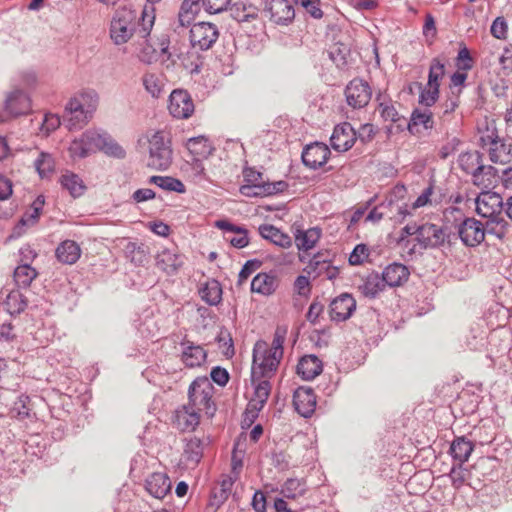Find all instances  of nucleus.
<instances>
[{
    "label": "nucleus",
    "instance_id": "obj_1",
    "mask_svg": "<svg viewBox=\"0 0 512 512\" xmlns=\"http://www.w3.org/2000/svg\"><path fill=\"white\" fill-rule=\"evenodd\" d=\"M155 15L152 6H145L138 17L131 5L119 6L110 22V38L116 45H122L135 38L139 44H148L154 26Z\"/></svg>",
    "mask_w": 512,
    "mask_h": 512
},
{
    "label": "nucleus",
    "instance_id": "obj_2",
    "mask_svg": "<svg viewBox=\"0 0 512 512\" xmlns=\"http://www.w3.org/2000/svg\"><path fill=\"white\" fill-rule=\"evenodd\" d=\"M173 160V150L168 133L162 130L155 131L148 137L147 166L158 170H167Z\"/></svg>",
    "mask_w": 512,
    "mask_h": 512
},
{
    "label": "nucleus",
    "instance_id": "obj_3",
    "mask_svg": "<svg viewBox=\"0 0 512 512\" xmlns=\"http://www.w3.org/2000/svg\"><path fill=\"white\" fill-rule=\"evenodd\" d=\"M214 387L207 377H197L189 386L188 406L198 412H204L212 417L216 412V405L212 400Z\"/></svg>",
    "mask_w": 512,
    "mask_h": 512
},
{
    "label": "nucleus",
    "instance_id": "obj_4",
    "mask_svg": "<svg viewBox=\"0 0 512 512\" xmlns=\"http://www.w3.org/2000/svg\"><path fill=\"white\" fill-rule=\"evenodd\" d=\"M282 357L268 351L265 342H257L253 349L252 382L268 378L277 370Z\"/></svg>",
    "mask_w": 512,
    "mask_h": 512
},
{
    "label": "nucleus",
    "instance_id": "obj_5",
    "mask_svg": "<svg viewBox=\"0 0 512 512\" xmlns=\"http://www.w3.org/2000/svg\"><path fill=\"white\" fill-rule=\"evenodd\" d=\"M88 102L89 96L80 94L67 103L63 118L69 130L80 129L88 122L94 109Z\"/></svg>",
    "mask_w": 512,
    "mask_h": 512
},
{
    "label": "nucleus",
    "instance_id": "obj_6",
    "mask_svg": "<svg viewBox=\"0 0 512 512\" xmlns=\"http://www.w3.org/2000/svg\"><path fill=\"white\" fill-rule=\"evenodd\" d=\"M219 37L217 26L210 22H198L190 29V42L202 51L210 49Z\"/></svg>",
    "mask_w": 512,
    "mask_h": 512
},
{
    "label": "nucleus",
    "instance_id": "obj_7",
    "mask_svg": "<svg viewBox=\"0 0 512 512\" xmlns=\"http://www.w3.org/2000/svg\"><path fill=\"white\" fill-rule=\"evenodd\" d=\"M31 111L30 97L22 90L15 89L10 92L5 100L4 112L0 115V121L5 122L10 117L26 115Z\"/></svg>",
    "mask_w": 512,
    "mask_h": 512
},
{
    "label": "nucleus",
    "instance_id": "obj_8",
    "mask_svg": "<svg viewBox=\"0 0 512 512\" xmlns=\"http://www.w3.org/2000/svg\"><path fill=\"white\" fill-rule=\"evenodd\" d=\"M347 104L353 109H362L368 105L372 97V90L369 84L359 78L351 80L345 90Z\"/></svg>",
    "mask_w": 512,
    "mask_h": 512
},
{
    "label": "nucleus",
    "instance_id": "obj_9",
    "mask_svg": "<svg viewBox=\"0 0 512 512\" xmlns=\"http://www.w3.org/2000/svg\"><path fill=\"white\" fill-rule=\"evenodd\" d=\"M483 148H487L490 160L494 163L505 164L510 161L512 143L500 139L494 131L480 138Z\"/></svg>",
    "mask_w": 512,
    "mask_h": 512
},
{
    "label": "nucleus",
    "instance_id": "obj_10",
    "mask_svg": "<svg viewBox=\"0 0 512 512\" xmlns=\"http://www.w3.org/2000/svg\"><path fill=\"white\" fill-rule=\"evenodd\" d=\"M168 110L177 119H188L195 110L194 102L186 90H173L169 97Z\"/></svg>",
    "mask_w": 512,
    "mask_h": 512
},
{
    "label": "nucleus",
    "instance_id": "obj_11",
    "mask_svg": "<svg viewBox=\"0 0 512 512\" xmlns=\"http://www.w3.org/2000/svg\"><path fill=\"white\" fill-rule=\"evenodd\" d=\"M504 202L500 194L491 191H482L476 198V211L484 217L502 216Z\"/></svg>",
    "mask_w": 512,
    "mask_h": 512
},
{
    "label": "nucleus",
    "instance_id": "obj_12",
    "mask_svg": "<svg viewBox=\"0 0 512 512\" xmlns=\"http://www.w3.org/2000/svg\"><path fill=\"white\" fill-rule=\"evenodd\" d=\"M458 234L464 245L478 246L485 239L484 224L475 218H466L459 225Z\"/></svg>",
    "mask_w": 512,
    "mask_h": 512
},
{
    "label": "nucleus",
    "instance_id": "obj_13",
    "mask_svg": "<svg viewBox=\"0 0 512 512\" xmlns=\"http://www.w3.org/2000/svg\"><path fill=\"white\" fill-rule=\"evenodd\" d=\"M447 238L448 234L442 227L425 223L419 225V237L416 240L423 248H437L442 246Z\"/></svg>",
    "mask_w": 512,
    "mask_h": 512
},
{
    "label": "nucleus",
    "instance_id": "obj_14",
    "mask_svg": "<svg viewBox=\"0 0 512 512\" xmlns=\"http://www.w3.org/2000/svg\"><path fill=\"white\" fill-rule=\"evenodd\" d=\"M329 155L330 150L326 144L314 142L303 149L301 158L306 167L315 170L326 164Z\"/></svg>",
    "mask_w": 512,
    "mask_h": 512
},
{
    "label": "nucleus",
    "instance_id": "obj_15",
    "mask_svg": "<svg viewBox=\"0 0 512 512\" xmlns=\"http://www.w3.org/2000/svg\"><path fill=\"white\" fill-rule=\"evenodd\" d=\"M355 309L356 301L353 296L348 293H343L330 303V318L335 322L346 321L352 316Z\"/></svg>",
    "mask_w": 512,
    "mask_h": 512
},
{
    "label": "nucleus",
    "instance_id": "obj_16",
    "mask_svg": "<svg viewBox=\"0 0 512 512\" xmlns=\"http://www.w3.org/2000/svg\"><path fill=\"white\" fill-rule=\"evenodd\" d=\"M100 140V133L87 130L83 132L78 138H75L70 146L69 152L72 157L84 158L96 149L97 141Z\"/></svg>",
    "mask_w": 512,
    "mask_h": 512
},
{
    "label": "nucleus",
    "instance_id": "obj_17",
    "mask_svg": "<svg viewBox=\"0 0 512 512\" xmlns=\"http://www.w3.org/2000/svg\"><path fill=\"white\" fill-rule=\"evenodd\" d=\"M356 140V133L352 125L348 122L336 125L330 138L331 146L334 150L345 152L349 150Z\"/></svg>",
    "mask_w": 512,
    "mask_h": 512
},
{
    "label": "nucleus",
    "instance_id": "obj_18",
    "mask_svg": "<svg viewBox=\"0 0 512 512\" xmlns=\"http://www.w3.org/2000/svg\"><path fill=\"white\" fill-rule=\"evenodd\" d=\"M265 9L276 24H288L295 17L294 7L288 0H266Z\"/></svg>",
    "mask_w": 512,
    "mask_h": 512
},
{
    "label": "nucleus",
    "instance_id": "obj_19",
    "mask_svg": "<svg viewBox=\"0 0 512 512\" xmlns=\"http://www.w3.org/2000/svg\"><path fill=\"white\" fill-rule=\"evenodd\" d=\"M293 405L301 416L310 417L316 407V396L313 389L308 387L297 388L293 394Z\"/></svg>",
    "mask_w": 512,
    "mask_h": 512
},
{
    "label": "nucleus",
    "instance_id": "obj_20",
    "mask_svg": "<svg viewBox=\"0 0 512 512\" xmlns=\"http://www.w3.org/2000/svg\"><path fill=\"white\" fill-rule=\"evenodd\" d=\"M215 226L225 233H233V236H225V240L229 242L233 247L241 249L249 244V238L247 236V229L243 226L235 225L227 220H218L215 222Z\"/></svg>",
    "mask_w": 512,
    "mask_h": 512
},
{
    "label": "nucleus",
    "instance_id": "obj_21",
    "mask_svg": "<svg viewBox=\"0 0 512 512\" xmlns=\"http://www.w3.org/2000/svg\"><path fill=\"white\" fill-rule=\"evenodd\" d=\"M182 265L183 256L174 248H164L156 255V266L168 275L175 274Z\"/></svg>",
    "mask_w": 512,
    "mask_h": 512
},
{
    "label": "nucleus",
    "instance_id": "obj_22",
    "mask_svg": "<svg viewBox=\"0 0 512 512\" xmlns=\"http://www.w3.org/2000/svg\"><path fill=\"white\" fill-rule=\"evenodd\" d=\"M171 488V481L165 473H152L145 481L146 491L156 499H163Z\"/></svg>",
    "mask_w": 512,
    "mask_h": 512
},
{
    "label": "nucleus",
    "instance_id": "obj_23",
    "mask_svg": "<svg viewBox=\"0 0 512 512\" xmlns=\"http://www.w3.org/2000/svg\"><path fill=\"white\" fill-rule=\"evenodd\" d=\"M381 276L386 286L399 287L408 281L410 271L404 264L394 262L384 268Z\"/></svg>",
    "mask_w": 512,
    "mask_h": 512
},
{
    "label": "nucleus",
    "instance_id": "obj_24",
    "mask_svg": "<svg viewBox=\"0 0 512 512\" xmlns=\"http://www.w3.org/2000/svg\"><path fill=\"white\" fill-rule=\"evenodd\" d=\"M323 370V363L322 361L313 354L310 355H304L300 358L296 371L297 374L303 379V380H313L318 375L321 374Z\"/></svg>",
    "mask_w": 512,
    "mask_h": 512
},
{
    "label": "nucleus",
    "instance_id": "obj_25",
    "mask_svg": "<svg viewBox=\"0 0 512 512\" xmlns=\"http://www.w3.org/2000/svg\"><path fill=\"white\" fill-rule=\"evenodd\" d=\"M181 345L183 346L181 360L186 367H199L205 362L207 353L202 346L188 340L183 341Z\"/></svg>",
    "mask_w": 512,
    "mask_h": 512
},
{
    "label": "nucleus",
    "instance_id": "obj_26",
    "mask_svg": "<svg viewBox=\"0 0 512 512\" xmlns=\"http://www.w3.org/2000/svg\"><path fill=\"white\" fill-rule=\"evenodd\" d=\"M279 286V279L275 273H258L251 282V291L264 296L272 295Z\"/></svg>",
    "mask_w": 512,
    "mask_h": 512
},
{
    "label": "nucleus",
    "instance_id": "obj_27",
    "mask_svg": "<svg viewBox=\"0 0 512 512\" xmlns=\"http://www.w3.org/2000/svg\"><path fill=\"white\" fill-rule=\"evenodd\" d=\"M406 192L404 186H396L393 189V192L390 196L386 197V199L381 202L378 206L374 207L367 215L366 221L378 222L383 217L389 216V212H392L393 206L395 204V197H403Z\"/></svg>",
    "mask_w": 512,
    "mask_h": 512
},
{
    "label": "nucleus",
    "instance_id": "obj_28",
    "mask_svg": "<svg viewBox=\"0 0 512 512\" xmlns=\"http://www.w3.org/2000/svg\"><path fill=\"white\" fill-rule=\"evenodd\" d=\"M499 181L498 170L491 165H482L478 167V171L474 173L472 183L480 187L483 191L494 188Z\"/></svg>",
    "mask_w": 512,
    "mask_h": 512
},
{
    "label": "nucleus",
    "instance_id": "obj_29",
    "mask_svg": "<svg viewBox=\"0 0 512 512\" xmlns=\"http://www.w3.org/2000/svg\"><path fill=\"white\" fill-rule=\"evenodd\" d=\"M200 421V412L191 408L188 405H184L181 409L176 411L175 424L182 430H194Z\"/></svg>",
    "mask_w": 512,
    "mask_h": 512
},
{
    "label": "nucleus",
    "instance_id": "obj_30",
    "mask_svg": "<svg viewBox=\"0 0 512 512\" xmlns=\"http://www.w3.org/2000/svg\"><path fill=\"white\" fill-rule=\"evenodd\" d=\"M434 125L433 114L428 107L424 109H415L410 117V120H406V127L412 134L419 132L418 127L423 126L424 129H432Z\"/></svg>",
    "mask_w": 512,
    "mask_h": 512
},
{
    "label": "nucleus",
    "instance_id": "obj_31",
    "mask_svg": "<svg viewBox=\"0 0 512 512\" xmlns=\"http://www.w3.org/2000/svg\"><path fill=\"white\" fill-rule=\"evenodd\" d=\"M55 255L59 262L72 265L80 258L81 249L75 241L65 240L58 245Z\"/></svg>",
    "mask_w": 512,
    "mask_h": 512
},
{
    "label": "nucleus",
    "instance_id": "obj_32",
    "mask_svg": "<svg viewBox=\"0 0 512 512\" xmlns=\"http://www.w3.org/2000/svg\"><path fill=\"white\" fill-rule=\"evenodd\" d=\"M386 287L381 274L372 272L364 279L363 283L359 286V290L365 297L374 299L383 292Z\"/></svg>",
    "mask_w": 512,
    "mask_h": 512
},
{
    "label": "nucleus",
    "instance_id": "obj_33",
    "mask_svg": "<svg viewBox=\"0 0 512 512\" xmlns=\"http://www.w3.org/2000/svg\"><path fill=\"white\" fill-rule=\"evenodd\" d=\"M259 233L264 239L270 240L272 243L282 248H288L292 244L291 237L273 225H260Z\"/></svg>",
    "mask_w": 512,
    "mask_h": 512
},
{
    "label": "nucleus",
    "instance_id": "obj_34",
    "mask_svg": "<svg viewBox=\"0 0 512 512\" xmlns=\"http://www.w3.org/2000/svg\"><path fill=\"white\" fill-rule=\"evenodd\" d=\"M473 450L474 444L463 436L455 438L450 446V454L459 464L468 461Z\"/></svg>",
    "mask_w": 512,
    "mask_h": 512
},
{
    "label": "nucleus",
    "instance_id": "obj_35",
    "mask_svg": "<svg viewBox=\"0 0 512 512\" xmlns=\"http://www.w3.org/2000/svg\"><path fill=\"white\" fill-rule=\"evenodd\" d=\"M255 382L258 383L255 385L254 396L251 399L249 406L256 410H261L269 398L271 384L267 379L263 378L256 380Z\"/></svg>",
    "mask_w": 512,
    "mask_h": 512
},
{
    "label": "nucleus",
    "instance_id": "obj_36",
    "mask_svg": "<svg viewBox=\"0 0 512 512\" xmlns=\"http://www.w3.org/2000/svg\"><path fill=\"white\" fill-rule=\"evenodd\" d=\"M321 237L319 228H310L306 231L298 230L295 234V243L299 250L312 249Z\"/></svg>",
    "mask_w": 512,
    "mask_h": 512
},
{
    "label": "nucleus",
    "instance_id": "obj_37",
    "mask_svg": "<svg viewBox=\"0 0 512 512\" xmlns=\"http://www.w3.org/2000/svg\"><path fill=\"white\" fill-rule=\"evenodd\" d=\"M14 281L20 288H28L38 276L35 268L28 263H20L14 270Z\"/></svg>",
    "mask_w": 512,
    "mask_h": 512
},
{
    "label": "nucleus",
    "instance_id": "obj_38",
    "mask_svg": "<svg viewBox=\"0 0 512 512\" xmlns=\"http://www.w3.org/2000/svg\"><path fill=\"white\" fill-rule=\"evenodd\" d=\"M460 168L474 178V173L478 171V167L482 164V155L478 151L461 153L458 159Z\"/></svg>",
    "mask_w": 512,
    "mask_h": 512
},
{
    "label": "nucleus",
    "instance_id": "obj_39",
    "mask_svg": "<svg viewBox=\"0 0 512 512\" xmlns=\"http://www.w3.org/2000/svg\"><path fill=\"white\" fill-rule=\"evenodd\" d=\"M142 83L146 91L154 98L160 97L164 89V77L161 73H145Z\"/></svg>",
    "mask_w": 512,
    "mask_h": 512
},
{
    "label": "nucleus",
    "instance_id": "obj_40",
    "mask_svg": "<svg viewBox=\"0 0 512 512\" xmlns=\"http://www.w3.org/2000/svg\"><path fill=\"white\" fill-rule=\"evenodd\" d=\"M60 183L62 187L68 190L73 197L81 196L86 189L82 179L72 172H66L63 174L60 178Z\"/></svg>",
    "mask_w": 512,
    "mask_h": 512
},
{
    "label": "nucleus",
    "instance_id": "obj_41",
    "mask_svg": "<svg viewBox=\"0 0 512 512\" xmlns=\"http://www.w3.org/2000/svg\"><path fill=\"white\" fill-rule=\"evenodd\" d=\"M149 183L154 184L166 191H173L177 193H184L186 191L185 185L177 178L171 176H151Z\"/></svg>",
    "mask_w": 512,
    "mask_h": 512
},
{
    "label": "nucleus",
    "instance_id": "obj_42",
    "mask_svg": "<svg viewBox=\"0 0 512 512\" xmlns=\"http://www.w3.org/2000/svg\"><path fill=\"white\" fill-rule=\"evenodd\" d=\"M96 149L103 151L108 156L122 159L125 157V150L112 138L106 134H100V140L97 141Z\"/></svg>",
    "mask_w": 512,
    "mask_h": 512
},
{
    "label": "nucleus",
    "instance_id": "obj_43",
    "mask_svg": "<svg viewBox=\"0 0 512 512\" xmlns=\"http://www.w3.org/2000/svg\"><path fill=\"white\" fill-rule=\"evenodd\" d=\"M329 57L339 69H344L349 64L350 48L343 43H335L329 50Z\"/></svg>",
    "mask_w": 512,
    "mask_h": 512
},
{
    "label": "nucleus",
    "instance_id": "obj_44",
    "mask_svg": "<svg viewBox=\"0 0 512 512\" xmlns=\"http://www.w3.org/2000/svg\"><path fill=\"white\" fill-rule=\"evenodd\" d=\"M202 300L209 305H217L221 301L222 289L216 280L209 281L200 290Z\"/></svg>",
    "mask_w": 512,
    "mask_h": 512
},
{
    "label": "nucleus",
    "instance_id": "obj_45",
    "mask_svg": "<svg viewBox=\"0 0 512 512\" xmlns=\"http://www.w3.org/2000/svg\"><path fill=\"white\" fill-rule=\"evenodd\" d=\"M331 265L330 259L325 253L315 254L309 261L305 268L308 274H314V277H319L324 274V271Z\"/></svg>",
    "mask_w": 512,
    "mask_h": 512
},
{
    "label": "nucleus",
    "instance_id": "obj_46",
    "mask_svg": "<svg viewBox=\"0 0 512 512\" xmlns=\"http://www.w3.org/2000/svg\"><path fill=\"white\" fill-rule=\"evenodd\" d=\"M199 11L200 8H197V6H194L190 2L184 0L178 13V26L175 27V30L179 27L185 28L190 26Z\"/></svg>",
    "mask_w": 512,
    "mask_h": 512
},
{
    "label": "nucleus",
    "instance_id": "obj_47",
    "mask_svg": "<svg viewBox=\"0 0 512 512\" xmlns=\"http://www.w3.org/2000/svg\"><path fill=\"white\" fill-rule=\"evenodd\" d=\"M186 146L190 153L197 156L209 155L212 150L209 140L204 136L189 138Z\"/></svg>",
    "mask_w": 512,
    "mask_h": 512
},
{
    "label": "nucleus",
    "instance_id": "obj_48",
    "mask_svg": "<svg viewBox=\"0 0 512 512\" xmlns=\"http://www.w3.org/2000/svg\"><path fill=\"white\" fill-rule=\"evenodd\" d=\"M6 306L10 314H20L28 306V300L19 291H11L7 296Z\"/></svg>",
    "mask_w": 512,
    "mask_h": 512
},
{
    "label": "nucleus",
    "instance_id": "obj_49",
    "mask_svg": "<svg viewBox=\"0 0 512 512\" xmlns=\"http://www.w3.org/2000/svg\"><path fill=\"white\" fill-rule=\"evenodd\" d=\"M379 111L385 121L396 123L398 128L402 129L406 125L407 119L398 113L393 104L381 102L379 104Z\"/></svg>",
    "mask_w": 512,
    "mask_h": 512
},
{
    "label": "nucleus",
    "instance_id": "obj_50",
    "mask_svg": "<svg viewBox=\"0 0 512 512\" xmlns=\"http://www.w3.org/2000/svg\"><path fill=\"white\" fill-rule=\"evenodd\" d=\"M184 455L187 461L198 463L203 455L202 441L197 437L190 438L186 443Z\"/></svg>",
    "mask_w": 512,
    "mask_h": 512
},
{
    "label": "nucleus",
    "instance_id": "obj_51",
    "mask_svg": "<svg viewBox=\"0 0 512 512\" xmlns=\"http://www.w3.org/2000/svg\"><path fill=\"white\" fill-rule=\"evenodd\" d=\"M488 219L489 220L487 221L486 225L484 226L485 234L486 233L493 234L497 238L502 239L507 232V227H508L507 221L502 216L488 217Z\"/></svg>",
    "mask_w": 512,
    "mask_h": 512
},
{
    "label": "nucleus",
    "instance_id": "obj_52",
    "mask_svg": "<svg viewBox=\"0 0 512 512\" xmlns=\"http://www.w3.org/2000/svg\"><path fill=\"white\" fill-rule=\"evenodd\" d=\"M305 485L299 479H288L281 490V494L283 497L288 499H295L298 496H301L305 493Z\"/></svg>",
    "mask_w": 512,
    "mask_h": 512
},
{
    "label": "nucleus",
    "instance_id": "obj_53",
    "mask_svg": "<svg viewBox=\"0 0 512 512\" xmlns=\"http://www.w3.org/2000/svg\"><path fill=\"white\" fill-rule=\"evenodd\" d=\"M34 165L41 178L49 177L54 171V160L50 154L45 152L39 154Z\"/></svg>",
    "mask_w": 512,
    "mask_h": 512
},
{
    "label": "nucleus",
    "instance_id": "obj_54",
    "mask_svg": "<svg viewBox=\"0 0 512 512\" xmlns=\"http://www.w3.org/2000/svg\"><path fill=\"white\" fill-rule=\"evenodd\" d=\"M444 72H445L444 63H442L439 59L434 58L430 64L427 85L428 86H436L437 88H439V86H440L439 81L444 76Z\"/></svg>",
    "mask_w": 512,
    "mask_h": 512
},
{
    "label": "nucleus",
    "instance_id": "obj_55",
    "mask_svg": "<svg viewBox=\"0 0 512 512\" xmlns=\"http://www.w3.org/2000/svg\"><path fill=\"white\" fill-rule=\"evenodd\" d=\"M287 334V328L278 326L275 330L271 347H268V351L275 353L278 357L283 356V344L285 342Z\"/></svg>",
    "mask_w": 512,
    "mask_h": 512
},
{
    "label": "nucleus",
    "instance_id": "obj_56",
    "mask_svg": "<svg viewBox=\"0 0 512 512\" xmlns=\"http://www.w3.org/2000/svg\"><path fill=\"white\" fill-rule=\"evenodd\" d=\"M369 257V248L365 244H357L349 255V264L358 266L363 264Z\"/></svg>",
    "mask_w": 512,
    "mask_h": 512
},
{
    "label": "nucleus",
    "instance_id": "obj_57",
    "mask_svg": "<svg viewBox=\"0 0 512 512\" xmlns=\"http://www.w3.org/2000/svg\"><path fill=\"white\" fill-rule=\"evenodd\" d=\"M32 213L25 214L19 221V223L13 229L12 237H20L24 232V227L31 224H35L41 214L40 211L32 209Z\"/></svg>",
    "mask_w": 512,
    "mask_h": 512
},
{
    "label": "nucleus",
    "instance_id": "obj_58",
    "mask_svg": "<svg viewBox=\"0 0 512 512\" xmlns=\"http://www.w3.org/2000/svg\"><path fill=\"white\" fill-rule=\"evenodd\" d=\"M438 97H439V88H437L436 86H428L426 84V86L420 93L419 102H420V104L425 105L426 107L429 108L435 104Z\"/></svg>",
    "mask_w": 512,
    "mask_h": 512
},
{
    "label": "nucleus",
    "instance_id": "obj_59",
    "mask_svg": "<svg viewBox=\"0 0 512 512\" xmlns=\"http://www.w3.org/2000/svg\"><path fill=\"white\" fill-rule=\"evenodd\" d=\"M126 253L128 257H130L131 261L136 265H142L146 260L144 248L137 246L135 243H128L126 246Z\"/></svg>",
    "mask_w": 512,
    "mask_h": 512
},
{
    "label": "nucleus",
    "instance_id": "obj_60",
    "mask_svg": "<svg viewBox=\"0 0 512 512\" xmlns=\"http://www.w3.org/2000/svg\"><path fill=\"white\" fill-rule=\"evenodd\" d=\"M261 266V261L253 259L248 260L240 270L238 274V285H242L244 281L248 279V277L255 272Z\"/></svg>",
    "mask_w": 512,
    "mask_h": 512
},
{
    "label": "nucleus",
    "instance_id": "obj_61",
    "mask_svg": "<svg viewBox=\"0 0 512 512\" xmlns=\"http://www.w3.org/2000/svg\"><path fill=\"white\" fill-rule=\"evenodd\" d=\"M217 341L220 347L225 348L223 353L226 357H232L234 355L233 340L228 331L222 330L217 337Z\"/></svg>",
    "mask_w": 512,
    "mask_h": 512
},
{
    "label": "nucleus",
    "instance_id": "obj_62",
    "mask_svg": "<svg viewBox=\"0 0 512 512\" xmlns=\"http://www.w3.org/2000/svg\"><path fill=\"white\" fill-rule=\"evenodd\" d=\"M507 22L504 17H497L490 28L491 34L497 39H506L507 37Z\"/></svg>",
    "mask_w": 512,
    "mask_h": 512
},
{
    "label": "nucleus",
    "instance_id": "obj_63",
    "mask_svg": "<svg viewBox=\"0 0 512 512\" xmlns=\"http://www.w3.org/2000/svg\"><path fill=\"white\" fill-rule=\"evenodd\" d=\"M457 66L460 70L468 71L473 67V59L470 55V51L466 46H463L457 56Z\"/></svg>",
    "mask_w": 512,
    "mask_h": 512
},
{
    "label": "nucleus",
    "instance_id": "obj_64",
    "mask_svg": "<svg viewBox=\"0 0 512 512\" xmlns=\"http://www.w3.org/2000/svg\"><path fill=\"white\" fill-rule=\"evenodd\" d=\"M210 377L219 386H225L229 381V373L225 368L220 366L213 367L210 372Z\"/></svg>",
    "mask_w": 512,
    "mask_h": 512
}]
</instances>
